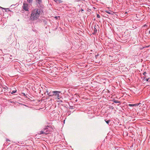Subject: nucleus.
Returning <instances> with one entry per match:
<instances>
[{"label": "nucleus", "instance_id": "obj_1", "mask_svg": "<svg viewBox=\"0 0 150 150\" xmlns=\"http://www.w3.org/2000/svg\"><path fill=\"white\" fill-rule=\"evenodd\" d=\"M42 12V11L40 8H36L33 9L31 12L30 20L32 21L37 20Z\"/></svg>", "mask_w": 150, "mask_h": 150}, {"label": "nucleus", "instance_id": "obj_2", "mask_svg": "<svg viewBox=\"0 0 150 150\" xmlns=\"http://www.w3.org/2000/svg\"><path fill=\"white\" fill-rule=\"evenodd\" d=\"M60 91H54L53 94L52 96L54 97V98L57 99V101H58V100H59L60 99L59 94L60 93Z\"/></svg>", "mask_w": 150, "mask_h": 150}, {"label": "nucleus", "instance_id": "obj_3", "mask_svg": "<svg viewBox=\"0 0 150 150\" xmlns=\"http://www.w3.org/2000/svg\"><path fill=\"white\" fill-rule=\"evenodd\" d=\"M49 132V130L47 127H46L43 130L39 132L38 133V134H47Z\"/></svg>", "mask_w": 150, "mask_h": 150}, {"label": "nucleus", "instance_id": "obj_4", "mask_svg": "<svg viewBox=\"0 0 150 150\" xmlns=\"http://www.w3.org/2000/svg\"><path fill=\"white\" fill-rule=\"evenodd\" d=\"M23 8L25 11H28V4L24 2L23 3Z\"/></svg>", "mask_w": 150, "mask_h": 150}, {"label": "nucleus", "instance_id": "obj_5", "mask_svg": "<svg viewBox=\"0 0 150 150\" xmlns=\"http://www.w3.org/2000/svg\"><path fill=\"white\" fill-rule=\"evenodd\" d=\"M53 92L54 91H50L48 89H47L45 93H47V95L49 97H52Z\"/></svg>", "mask_w": 150, "mask_h": 150}, {"label": "nucleus", "instance_id": "obj_6", "mask_svg": "<svg viewBox=\"0 0 150 150\" xmlns=\"http://www.w3.org/2000/svg\"><path fill=\"white\" fill-rule=\"evenodd\" d=\"M105 12L106 13H107L109 14H111V15L113 14V12L112 11L110 10L106 11H105Z\"/></svg>", "mask_w": 150, "mask_h": 150}, {"label": "nucleus", "instance_id": "obj_7", "mask_svg": "<svg viewBox=\"0 0 150 150\" xmlns=\"http://www.w3.org/2000/svg\"><path fill=\"white\" fill-rule=\"evenodd\" d=\"M57 4H60L62 3V1L61 0H54Z\"/></svg>", "mask_w": 150, "mask_h": 150}, {"label": "nucleus", "instance_id": "obj_8", "mask_svg": "<svg viewBox=\"0 0 150 150\" xmlns=\"http://www.w3.org/2000/svg\"><path fill=\"white\" fill-rule=\"evenodd\" d=\"M36 1L39 5L42 2L41 0H36Z\"/></svg>", "mask_w": 150, "mask_h": 150}, {"label": "nucleus", "instance_id": "obj_9", "mask_svg": "<svg viewBox=\"0 0 150 150\" xmlns=\"http://www.w3.org/2000/svg\"><path fill=\"white\" fill-rule=\"evenodd\" d=\"M113 102L114 103H120V102L118 100H115V99H114L113 100Z\"/></svg>", "mask_w": 150, "mask_h": 150}, {"label": "nucleus", "instance_id": "obj_10", "mask_svg": "<svg viewBox=\"0 0 150 150\" xmlns=\"http://www.w3.org/2000/svg\"><path fill=\"white\" fill-rule=\"evenodd\" d=\"M94 33H93V34H95L97 32V30L96 28V26L94 27Z\"/></svg>", "mask_w": 150, "mask_h": 150}, {"label": "nucleus", "instance_id": "obj_11", "mask_svg": "<svg viewBox=\"0 0 150 150\" xmlns=\"http://www.w3.org/2000/svg\"><path fill=\"white\" fill-rule=\"evenodd\" d=\"M146 76L144 77V78L143 79V80H146V81H148V80L149 79V78H146L145 79V78H146Z\"/></svg>", "mask_w": 150, "mask_h": 150}, {"label": "nucleus", "instance_id": "obj_12", "mask_svg": "<svg viewBox=\"0 0 150 150\" xmlns=\"http://www.w3.org/2000/svg\"><path fill=\"white\" fill-rule=\"evenodd\" d=\"M140 104H141V103H136V104H134V106H138Z\"/></svg>", "mask_w": 150, "mask_h": 150}, {"label": "nucleus", "instance_id": "obj_13", "mask_svg": "<svg viewBox=\"0 0 150 150\" xmlns=\"http://www.w3.org/2000/svg\"><path fill=\"white\" fill-rule=\"evenodd\" d=\"M0 8L4 9L6 11H8V10H9L8 8H3L0 6Z\"/></svg>", "mask_w": 150, "mask_h": 150}, {"label": "nucleus", "instance_id": "obj_14", "mask_svg": "<svg viewBox=\"0 0 150 150\" xmlns=\"http://www.w3.org/2000/svg\"><path fill=\"white\" fill-rule=\"evenodd\" d=\"M105 121L107 123V124L109 125V122L110 121V120H105Z\"/></svg>", "mask_w": 150, "mask_h": 150}, {"label": "nucleus", "instance_id": "obj_15", "mask_svg": "<svg viewBox=\"0 0 150 150\" xmlns=\"http://www.w3.org/2000/svg\"><path fill=\"white\" fill-rule=\"evenodd\" d=\"M16 90H13L12 91L11 93V94H13V93H16Z\"/></svg>", "mask_w": 150, "mask_h": 150}, {"label": "nucleus", "instance_id": "obj_16", "mask_svg": "<svg viewBox=\"0 0 150 150\" xmlns=\"http://www.w3.org/2000/svg\"><path fill=\"white\" fill-rule=\"evenodd\" d=\"M28 2L29 3H31L32 2L33 0H27Z\"/></svg>", "mask_w": 150, "mask_h": 150}, {"label": "nucleus", "instance_id": "obj_17", "mask_svg": "<svg viewBox=\"0 0 150 150\" xmlns=\"http://www.w3.org/2000/svg\"><path fill=\"white\" fill-rule=\"evenodd\" d=\"M97 17L98 18H100V16L99 14H97Z\"/></svg>", "mask_w": 150, "mask_h": 150}, {"label": "nucleus", "instance_id": "obj_18", "mask_svg": "<svg viewBox=\"0 0 150 150\" xmlns=\"http://www.w3.org/2000/svg\"><path fill=\"white\" fill-rule=\"evenodd\" d=\"M143 74V75L144 76H145L144 77L146 76V73L145 71L144 72Z\"/></svg>", "mask_w": 150, "mask_h": 150}, {"label": "nucleus", "instance_id": "obj_19", "mask_svg": "<svg viewBox=\"0 0 150 150\" xmlns=\"http://www.w3.org/2000/svg\"><path fill=\"white\" fill-rule=\"evenodd\" d=\"M129 106L130 107H133V106H134V104H129Z\"/></svg>", "mask_w": 150, "mask_h": 150}, {"label": "nucleus", "instance_id": "obj_20", "mask_svg": "<svg viewBox=\"0 0 150 150\" xmlns=\"http://www.w3.org/2000/svg\"><path fill=\"white\" fill-rule=\"evenodd\" d=\"M6 141L7 142H10V140L9 139H6Z\"/></svg>", "mask_w": 150, "mask_h": 150}, {"label": "nucleus", "instance_id": "obj_21", "mask_svg": "<svg viewBox=\"0 0 150 150\" xmlns=\"http://www.w3.org/2000/svg\"><path fill=\"white\" fill-rule=\"evenodd\" d=\"M150 45H149V46H145V47H143V48H146V47H149Z\"/></svg>", "mask_w": 150, "mask_h": 150}, {"label": "nucleus", "instance_id": "obj_22", "mask_svg": "<svg viewBox=\"0 0 150 150\" xmlns=\"http://www.w3.org/2000/svg\"><path fill=\"white\" fill-rule=\"evenodd\" d=\"M55 18H56V19H57V16H56L55 17Z\"/></svg>", "mask_w": 150, "mask_h": 150}, {"label": "nucleus", "instance_id": "obj_23", "mask_svg": "<svg viewBox=\"0 0 150 150\" xmlns=\"http://www.w3.org/2000/svg\"><path fill=\"white\" fill-rule=\"evenodd\" d=\"M8 145L9 144H10V143H8Z\"/></svg>", "mask_w": 150, "mask_h": 150}, {"label": "nucleus", "instance_id": "obj_24", "mask_svg": "<svg viewBox=\"0 0 150 150\" xmlns=\"http://www.w3.org/2000/svg\"><path fill=\"white\" fill-rule=\"evenodd\" d=\"M149 34H150V30H149Z\"/></svg>", "mask_w": 150, "mask_h": 150}, {"label": "nucleus", "instance_id": "obj_25", "mask_svg": "<svg viewBox=\"0 0 150 150\" xmlns=\"http://www.w3.org/2000/svg\"><path fill=\"white\" fill-rule=\"evenodd\" d=\"M82 11H83V10L82 9Z\"/></svg>", "mask_w": 150, "mask_h": 150}]
</instances>
